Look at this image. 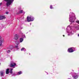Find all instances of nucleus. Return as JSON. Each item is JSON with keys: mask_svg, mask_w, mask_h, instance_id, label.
<instances>
[{"mask_svg": "<svg viewBox=\"0 0 79 79\" xmlns=\"http://www.w3.org/2000/svg\"><path fill=\"white\" fill-rule=\"evenodd\" d=\"M24 13H25V12H24Z\"/></svg>", "mask_w": 79, "mask_h": 79, "instance_id": "30", "label": "nucleus"}, {"mask_svg": "<svg viewBox=\"0 0 79 79\" xmlns=\"http://www.w3.org/2000/svg\"><path fill=\"white\" fill-rule=\"evenodd\" d=\"M1 39V36H0V40H1L2 39Z\"/></svg>", "mask_w": 79, "mask_h": 79, "instance_id": "24", "label": "nucleus"}, {"mask_svg": "<svg viewBox=\"0 0 79 79\" xmlns=\"http://www.w3.org/2000/svg\"><path fill=\"white\" fill-rule=\"evenodd\" d=\"M71 74L72 75V77L74 78V79H76L78 78V75L76 73H71Z\"/></svg>", "mask_w": 79, "mask_h": 79, "instance_id": "6", "label": "nucleus"}, {"mask_svg": "<svg viewBox=\"0 0 79 79\" xmlns=\"http://www.w3.org/2000/svg\"><path fill=\"white\" fill-rule=\"evenodd\" d=\"M1 17L2 19H5L6 18V17L5 16L1 15Z\"/></svg>", "mask_w": 79, "mask_h": 79, "instance_id": "16", "label": "nucleus"}, {"mask_svg": "<svg viewBox=\"0 0 79 79\" xmlns=\"http://www.w3.org/2000/svg\"><path fill=\"white\" fill-rule=\"evenodd\" d=\"M23 74V72H22V71H20L17 73V75H20V74Z\"/></svg>", "mask_w": 79, "mask_h": 79, "instance_id": "12", "label": "nucleus"}, {"mask_svg": "<svg viewBox=\"0 0 79 79\" xmlns=\"http://www.w3.org/2000/svg\"><path fill=\"white\" fill-rule=\"evenodd\" d=\"M27 21L28 22H30V21H33L34 20V18L31 15L30 16H28L27 17Z\"/></svg>", "mask_w": 79, "mask_h": 79, "instance_id": "4", "label": "nucleus"}, {"mask_svg": "<svg viewBox=\"0 0 79 79\" xmlns=\"http://www.w3.org/2000/svg\"><path fill=\"white\" fill-rule=\"evenodd\" d=\"M2 3L1 2L0 3V6H1L2 5Z\"/></svg>", "mask_w": 79, "mask_h": 79, "instance_id": "23", "label": "nucleus"}, {"mask_svg": "<svg viewBox=\"0 0 79 79\" xmlns=\"http://www.w3.org/2000/svg\"><path fill=\"white\" fill-rule=\"evenodd\" d=\"M23 10H20V13H23Z\"/></svg>", "mask_w": 79, "mask_h": 79, "instance_id": "20", "label": "nucleus"}, {"mask_svg": "<svg viewBox=\"0 0 79 79\" xmlns=\"http://www.w3.org/2000/svg\"><path fill=\"white\" fill-rule=\"evenodd\" d=\"M23 40H24V39L23 38H20L19 40L20 42L21 43L22 42H23Z\"/></svg>", "mask_w": 79, "mask_h": 79, "instance_id": "13", "label": "nucleus"}, {"mask_svg": "<svg viewBox=\"0 0 79 79\" xmlns=\"http://www.w3.org/2000/svg\"><path fill=\"white\" fill-rule=\"evenodd\" d=\"M16 65V64L14 62H12L10 64V66L11 67H12L13 68H15V66Z\"/></svg>", "mask_w": 79, "mask_h": 79, "instance_id": "8", "label": "nucleus"}, {"mask_svg": "<svg viewBox=\"0 0 79 79\" xmlns=\"http://www.w3.org/2000/svg\"><path fill=\"white\" fill-rule=\"evenodd\" d=\"M6 2V6H8L10 5H11L13 2L14 0H4Z\"/></svg>", "mask_w": 79, "mask_h": 79, "instance_id": "3", "label": "nucleus"}, {"mask_svg": "<svg viewBox=\"0 0 79 79\" xmlns=\"http://www.w3.org/2000/svg\"><path fill=\"white\" fill-rule=\"evenodd\" d=\"M67 29V32L68 33V35H71L74 34V31L71 28V27L69 25L68 26Z\"/></svg>", "mask_w": 79, "mask_h": 79, "instance_id": "2", "label": "nucleus"}, {"mask_svg": "<svg viewBox=\"0 0 79 79\" xmlns=\"http://www.w3.org/2000/svg\"><path fill=\"white\" fill-rule=\"evenodd\" d=\"M76 19L75 14L74 13H70L69 15V21L71 23H74Z\"/></svg>", "mask_w": 79, "mask_h": 79, "instance_id": "1", "label": "nucleus"}, {"mask_svg": "<svg viewBox=\"0 0 79 79\" xmlns=\"http://www.w3.org/2000/svg\"><path fill=\"white\" fill-rule=\"evenodd\" d=\"M10 49H11V48H10Z\"/></svg>", "mask_w": 79, "mask_h": 79, "instance_id": "31", "label": "nucleus"}, {"mask_svg": "<svg viewBox=\"0 0 79 79\" xmlns=\"http://www.w3.org/2000/svg\"><path fill=\"white\" fill-rule=\"evenodd\" d=\"M24 37H26V36L25 35H24Z\"/></svg>", "mask_w": 79, "mask_h": 79, "instance_id": "26", "label": "nucleus"}, {"mask_svg": "<svg viewBox=\"0 0 79 79\" xmlns=\"http://www.w3.org/2000/svg\"><path fill=\"white\" fill-rule=\"evenodd\" d=\"M14 39L15 40H18V36L17 34H15V35Z\"/></svg>", "mask_w": 79, "mask_h": 79, "instance_id": "10", "label": "nucleus"}, {"mask_svg": "<svg viewBox=\"0 0 79 79\" xmlns=\"http://www.w3.org/2000/svg\"><path fill=\"white\" fill-rule=\"evenodd\" d=\"M16 44L17 45V46H15V48H18V45H19V42H18V43H17Z\"/></svg>", "mask_w": 79, "mask_h": 79, "instance_id": "14", "label": "nucleus"}, {"mask_svg": "<svg viewBox=\"0 0 79 79\" xmlns=\"http://www.w3.org/2000/svg\"><path fill=\"white\" fill-rule=\"evenodd\" d=\"M30 25H31V23H30Z\"/></svg>", "mask_w": 79, "mask_h": 79, "instance_id": "29", "label": "nucleus"}, {"mask_svg": "<svg viewBox=\"0 0 79 79\" xmlns=\"http://www.w3.org/2000/svg\"><path fill=\"white\" fill-rule=\"evenodd\" d=\"M2 15H0V20H2Z\"/></svg>", "mask_w": 79, "mask_h": 79, "instance_id": "19", "label": "nucleus"}, {"mask_svg": "<svg viewBox=\"0 0 79 79\" xmlns=\"http://www.w3.org/2000/svg\"><path fill=\"white\" fill-rule=\"evenodd\" d=\"M6 13L7 15H8V12H6Z\"/></svg>", "mask_w": 79, "mask_h": 79, "instance_id": "22", "label": "nucleus"}, {"mask_svg": "<svg viewBox=\"0 0 79 79\" xmlns=\"http://www.w3.org/2000/svg\"><path fill=\"white\" fill-rule=\"evenodd\" d=\"M76 29H77V30H79V27H76Z\"/></svg>", "mask_w": 79, "mask_h": 79, "instance_id": "17", "label": "nucleus"}, {"mask_svg": "<svg viewBox=\"0 0 79 79\" xmlns=\"http://www.w3.org/2000/svg\"><path fill=\"white\" fill-rule=\"evenodd\" d=\"M13 71V69H6V73L7 74H8L9 73H10V74H12V73H13V71Z\"/></svg>", "mask_w": 79, "mask_h": 79, "instance_id": "7", "label": "nucleus"}, {"mask_svg": "<svg viewBox=\"0 0 79 79\" xmlns=\"http://www.w3.org/2000/svg\"><path fill=\"white\" fill-rule=\"evenodd\" d=\"M10 50H9L7 51V53H10Z\"/></svg>", "mask_w": 79, "mask_h": 79, "instance_id": "21", "label": "nucleus"}, {"mask_svg": "<svg viewBox=\"0 0 79 79\" xmlns=\"http://www.w3.org/2000/svg\"><path fill=\"white\" fill-rule=\"evenodd\" d=\"M4 74L5 73H4V72L3 71H1L0 72V76H4Z\"/></svg>", "mask_w": 79, "mask_h": 79, "instance_id": "9", "label": "nucleus"}, {"mask_svg": "<svg viewBox=\"0 0 79 79\" xmlns=\"http://www.w3.org/2000/svg\"><path fill=\"white\" fill-rule=\"evenodd\" d=\"M63 37H64V35H63Z\"/></svg>", "mask_w": 79, "mask_h": 79, "instance_id": "27", "label": "nucleus"}, {"mask_svg": "<svg viewBox=\"0 0 79 79\" xmlns=\"http://www.w3.org/2000/svg\"><path fill=\"white\" fill-rule=\"evenodd\" d=\"M76 50L75 48L73 47L70 48L68 49V52L69 53H72Z\"/></svg>", "mask_w": 79, "mask_h": 79, "instance_id": "5", "label": "nucleus"}, {"mask_svg": "<svg viewBox=\"0 0 79 79\" xmlns=\"http://www.w3.org/2000/svg\"><path fill=\"white\" fill-rule=\"evenodd\" d=\"M72 71H74V70H73Z\"/></svg>", "mask_w": 79, "mask_h": 79, "instance_id": "28", "label": "nucleus"}, {"mask_svg": "<svg viewBox=\"0 0 79 79\" xmlns=\"http://www.w3.org/2000/svg\"><path fill=\"white\" fill-rule=\"evenodd\" d=\"M3 42V40H0V46H2V43Z\"/></svg>", "mask_w": 79, "mask_h": 79, "instance_id": "11", "label": "nucleus"}, {"mask_svg": "<svg viewBox=\"0 0 79 79\" xmlns=\"http://www.w3.org/2000/svg\"><path fill=\"white\" fill-rule=\"evenodd\" d=\"M23 50L25 52V51H26V49L25 48H23L21 49V51H23Z\"/></svg>", "mask_w": 79, "mask_h": 79, "instance_id": "15", "label": "nucleus"}, {"mask_svg": "<svg viewBox=\"0 0 79 79\" xmlns=\"http://www.w3.org/2000/svg\"><path fill=\"white\" fill-rule=\"evenodd\" d=\"M50 8L51 9H52V8H53V7H52V5H51L50 6Z\"/></svg>", "mask_w": 79, "mask_h": 79, "instance_id": "18", "label": "nucleus"}, {"mask_svg": "<svg viewBox=\"0 0 79 79\" xmlns=\"http://www.w3.org/2000/svg\"><path fill=\"white\" fill-rule=\"evenodd\" d=\"M78 36L79 37V34H78Z\"/></svg>", "mask_w": 79, "mask_h": 79, "instance_id": "25", "label": "nucleus"}]
</instances>
